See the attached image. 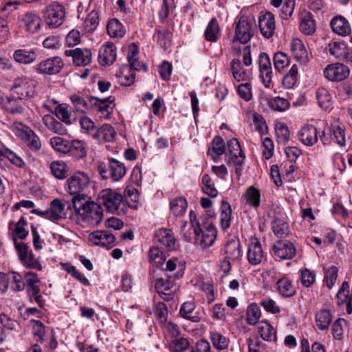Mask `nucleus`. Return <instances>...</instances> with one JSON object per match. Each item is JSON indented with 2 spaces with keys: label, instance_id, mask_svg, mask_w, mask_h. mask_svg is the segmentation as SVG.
Returning <instances> with one entry per match:
<instances>
[{
  "label": "nucleus",
  "instance_id": "f257e3e1",
  "mask_svg": "<svg viewBox=\"0 0 352 352\" xmlns=\"http://www.w3.org/2000/svg\"><path fill=\"white\" fill-rule=\"evenodd\" d=\"M90 184V178L87 174L82 171H77L67 179L65 188L72 195H74L72 199L73 206L76 199L80 201L86 199L85 192Z\"/></svg>",
  "mask_w": 352,
  "mask_h": 352
},
{
  "label": "nucleus",
  "instance_id": "f03ea898",
  "mask_svg": "<svg viewBox=\"0 0 352 352\" xmlns=\"http://www.w3.org/2000/svg\"><path fill=\"white\" fill-rule=\"evenodd\" d=\"M74 208L78 214L83 216L85 219L92 226H98L102 220L103 210L99 202L96 204L86 199L80 201L79 199H76Z\"/></svg>",
  "mask_w": 352,
  "mask_h": 352
},
{
  "label": "nucleus",
  "instance_id": "7ed1b4c3",
  "mask_svg": "<svg viewBox=\"0 0 352 352\" xmlns=\"http://www.w3.org/2000/svg\"><path fill=\"white\" fill-rule=\"evenodd\" d=\"M98 170L102 179H110L112 182L119 181L126 174L124 164L114 158H108L100 162Z\"/></svg>",
  "mask_w": 352,
  "mask_h": 352
},
{
  "label": "nucleus",
  "instance_id": "20e7f679",
  "mask_svg": "<svg viewBox=\"0 0 352 352\" xmlns=\"http://www.w3.org/2000/svg\"><path fill=\"white\" fill-rule=\"evenodd\" d=\"M194 233L195 243L205 249L214 243L217 232L210 218L205 217L201 219V228H195Z\"/></svg>",
  "mask_w": 352,
  "mask_h": 352
},
{
  "label": "nucleus",
  "instance_id": "39448f33",
  "mask_svg": "<svg viewBox=\"0 0 352 352\" xmlns=\"http://www.w3.org/2000/svg\"><path fill=\"white\" fill-rule=\"evenodd\" d=\"M223 251L226 256L222 263V267L225 272H229L232 263L238 262L242 256L239 240L237 238L229 240L225 245Z\"/></svg>",
  "mask_w": 352,
  "mask_h": 352
},
{
  "label": "nucleus",
  "instance_id": "423d86ee",
  "mask_svg": "<svg viewBox=\"0 0 352 352\" xmlns=\"http://www.w3.org/2000/svg\"><path fill=\"white\" fill-rule=\"evenodd\" d=\"M43 14L44 20L49 26L57 28L63 23L65 11L63 5L55 1L47 5Z\"/></svg>",
  "mask_w": 352,
  "mask_h": 352
},
{
  "label": "nucleus",
  "instance_id": "0eeeda50",
  "mask_svg": "<svg viewBox=\"0 0 352 352\" xmlns=\"http://www.w3.org/2000/svg\"><path fill=\"white\" fill-rule=\"evenodd\" d=\"M98 200L100 204L103 205L109 212L114 213L118 212L123 197L120 193L106 188L99 192Z\"/></svg>",
  "mask_w": 352,
  "mask_h": 352
},
{
  "label": "nucleus",
  "instance_id": "6e6552de",
  "mask_svg": "<svg viewBox=\"0 0 352 352\" xmlns=\"http://www.w3.org/2000/svg\"><path fill=\"white\" fill-rule=\"evenodd\" d=\"M36 82L27 78H19L14 80L12 89L21 99H30L35 96Z\"/></svg>",
  "mask_w": 352,
  "mask_h": 352
},
{
  "label": "nucleus",
  "instance_id": "1a4fd4ad",
  "mask_svg": "<svg viewBox=\"0 0 352 352\" xmlns=\"http://www.w3.org/2000/svg\"><path fill=\"white\" fill-rule=\"evenodd\" d=\"M235 32L232 42L239 41L240 43H247L252 37V22L244 16L240 17L236 21Z\"/></svg>",
  "mask_w": 352,
  "mask_h": 352
},
{
  "label": "nucleus",
  "instance_id": "9d476101",
  "mask_svg": "<svg viewBox=\"0 0 352 352\" xmlns=\"http://www.w3.org/2000/svg\"><path fill=\"white\" fill-rule=\"evenodd\" d=\"M114 98L109 96L102 99L91 96V110L96 111L100 118H109L115 108Z\"/></svg>",
  "mask_w": 352,
  "mask_h": 352
},
{
  "label": "nucleus",
  "instance_id": "9b49d317",
  "mask_svg": "<svg viewBox=\"0 0 352 352\" xmlns=\"http://www.w3.org/2000/svg\"><path fill=\"white\" fill-rule=\"evenodd\" d=\"M323 74L324 77L330 81L340 82L349 76L350 69L342 63H332L324 68Z\"/></svg>",
  "mask_w": 352,
  "mask_h": 352
},
{
  "label": "nucleus",
  "instance_id": "f8f14e48",
  "mask_svg": "<svg viewBox=\"0 0 352 352\" xmlns=\"http://www.w3.org/2000/svg\"><path fill=\"white\" fill-rule=\"evenodd\" d=\"M65 207V204L60 199H55L51 202L50 207L47 210L32 209L31 212L51 221H56L63 218Z\"/></svg>",
  "mask_w": 352,
  "mask_h": 352
},
{
  "label": "nucleus",
  "instance_id": "ddd939ff",
  "mask_svg": "<svg viewBox=\"0 0 352 352\" xmlns=\"http://www.w3.org/2000/svg\"><path fill=\"white\" fill-rule=\"evenodd\" d=\"M64 67L63 59L59 56L48 58L36 65L39 74L54 75L60 73Z\"/></svg>",
  "mask_w": 352,
  "mask_h": 352
},
{
  "label": "nucleus",
  "instance_id": "4468645a",
  "mask_svg": "<svg viewBox=\"0 0 352 352\" xmlns=\"http://www.w3.org/2000/svg\"><path fill=\"white\" fill-rule=\"evenodd\" d=\"M274 255L276 258L287 260L293 258L296 254L294 245L288 240H278L273 245Z\"/></svg>",
  "mask_w": 352,
  "mask_h": 352
},
{
  "label": "nucleus",
  "instance_id": "2eb2a0df",
  "mask_svg": "<svg viewBox=\"0 0 352 352\" xmlns=\"http://www.w3.org/2000/svg\"><path fill=\"white\" fill-rule=\"evenodd\" d=\"M329 54L340 60L352 63V49L345 43L331 41L328 45Z\"/></svg>",
  "mask_w": 352,
  "mask_h": 352
},
{
  "label": "nucleus",
  "instance_id": "dca6fc26",
  "mask_svg": "<svg viewBox=\"0 0 352 352\" xmlns=\"http://www.w3.org/2000/svg\"><path fill=\"white\" fill-rule=\"evenodd\" d=\"M258 26L261 34L265 38H271L274 35L276 29V23L274 14L269 11L261 12L258 18Z\"/></svg>",
  "mask_w": 352,
  "mask_h": 352
},
{
  "label": "nucleus",
  "instance_id": "f3484780",
  "mask_svg": "<svg viewBox=\"0 0 352 352\" xmlns=\"http://www.w3.org/2000/svg\"><path fill=\"white\" fill-rule=\"evenodd\" d=\"M155 243H159L162 248H166L168 251L174 250L177 247L175 237L173 232L166 228L159 229L155 232L154 236Z\"/></svg>",
  "mask_w": 352,
  "mask_h": 352
},
{
  "label": "nucleus",
  "instance_id": "a211bd4d",
  "mask_svg": "<svg viewBox=\"0 0 352 352\" xmlns=\"http://www.w3.org/2000/svg\"><path fill=\"white\" fill-rule=\"evenodd\" d=\"M19 21L20 25L25 29V32L34 34L40 28L42 23V19L36 13L28 12L19 16Z\"/></svg>",
  "mask_w": 352,
  "mask_h": 352
},
{
  "label": "nucleus",
  "instance_id": "6ab92c4d",
  "mask_svg": "<svg viewBox=\"0 0 352 352\" xmlns=\"http://www.w3.org/2000/svg\"><path fill=\"white\" fill-rule=\"evenodd\" d=\"M258 64L263 83L265 87H270L272 78V69L269 56L265 52H261L258 56Z\"/></svg>",
  "mask_w": 352,
  "mask_h": 352
},
{
  "label": "nucleus",
  "instance_id": "aec40b11",
  "mask_svg": "<svg viewBox=\"0 0 352 352\" xmlns=\"http://www.w3.org/2000/svg\"><path fill=\"white\" fill-rule=\"evenodd\" d=\"M1 106L3 109L12 115H21L25 111V105L19 96H6L1 99Z\"/></svg>",
  "mask_w": 352,
  "mask_h": 352
},
{
  "label": "nucleus",
  "instance_id": "412c9836",
  "mask_svg": "<svg viewBox=\"0 0 352 352\" xmlns=\"http://www.w3.org/2000/svg\"><path fill=\"white\" fill-rule=\"evenodd\" d=\"M116 47L112 43L102 45L98 52V63L102 66L112 65L116 59Z\"/></svg>",
  "mask_w": 352,
  "mask_h": 352
},
{
  "label": "nucleus",
  "instance_id": "4be33fe9",
  "mask_svg": "<svg viewBox=\"0 0 352 352\" xmlns=\"http://www.w3.org/2000/svg\"><path fill=\"white\" fill-rule=\"evenodd\" d=\"M67 56L73 58L74 63L77 66L87 65L91 62L92 54L90 50L76 48L68 50L65 52Z\"/></svg>",
  "mask_w": 352,
  "mask_h": 352
},
{
  "label": "nucleus",
  "instance_id": "5701e85b",
  "mask_svg": "<svg viewBox=\"0 0 352 352\" xmlns=\"http://www.w3.org/2000/svg\"><path fill=\"white\" fill-rule=\"evenodd\" d=\"M131 47V45H129L127 53L129 63L121 66L118 74L119 82L124 86L132 85V54H130Z\"/></svg>",
  "mask_w": 352,
  "mask_h": 352
},
{
  "label": "nucleus",
  "instance_id": "b1692460",
  "mask_svg": "<svg viewBox=\"0 0 352 352\" xmlns=\"http://www.w3.org/2000/svg\"><path fill=\"white\" fill-rule=\"evenodd\" d=\"M300 141L306 146H313L318 141V131L316 128L307 124L301 128L298 132Z\"/></svg>",
  "mask_w": 352,
  "mask_h": 352
},
{
  "label": "nucleus",
  "instance_id": "393cba45",
  "mask_svg": "<svg viewBox=\"0 0 352 352\" xmlns=\"http://www.w3.org/2000/svg\"><path fill=\"white\" fill-rule=\"evenodd\" d=\"M89 240L96 245L107 247L116 239L115 236L109 230H98L89 234Z\"/></svg>",
  "mask_w": 352,
  "mask_h": 352
},
{
  "label": "nucleus",
  "instance_id": "a878e982",
  "mask_svg": "<svg viewBox=\"0 0 352 352\" xmlns=\"http://www.w3.org/2000/svg\"><path fill=\"white\" fill-rule=\"evenodd\" d=\"M248 260L253 265L259 264L263 258V251L261 243L255 239L250 243L248 250Z\"/></svg>",
  "mask_w": 352,
  "mask_h": 352
},
{
  "label": "nucleus",
  "instance_id": "bb28decb",
  "mask_svg": "<svg viewBox=\"0 0 352 352\" xmlns=\"http://www.w3.org/2000/svg\"><path fill=\"white\" fill-rule=\"evenodd\" d=\"M333 314L330 309H321L315 314V322L320 331L327 330L332 322Z\"/></svg>",
  "mask_w": 352,
  "mask_h": 352
},
{
  "label": "nucleus",
  "instance_id": "cd10ccee",
  "mask_svg": "<svg viewBox=\"0 0 352 352\" xmlns=\"http://www.w3.org/2000/svg\"><path fill=\"white\" fill-rule=\"evenodd\" d=\"M331 27L333 32L342 36L349 35L351 32L349 21L342 16L333 17L331 21Z\"/></svg>",
  "mask_w": 352,
  "mask_h": 352
},
{
  "label": "nucleus",
  "instance_id": "c85d7f7f",
  "mask_svg": "<svg viewBox=\"0 0 352 352\" xmlns=\"http://www.w3.org/2000/svg\"><path fill=\"white\" fill-rule=\"evenodd\" d=\"M276 288L278 294L285 298L292 297L296 294V288L292 281L286 276L277 280Z\"/></svg>",
  "mask_w": 352,
  "mask_h": 352
},
{
  "label": "nucleus",
  "instance_id": "c756f323",
  "mask_svg": "<svg viewBox=\"0 0 352 352\" xmlns=\"http://www.w3.org/2000/svg\"><path fill=\"white\" fill-rule=\"evenodd\" d=\"M116 132L110 124H105L98 129L94 134V138L99 142H112L115 140Z\"/></svg>",
  "mask_w": 352,
  "mask_h": 352
},
{
  "label": "nucleus",
  "instance_id": "7c9ffc66",
  "mask_svg": "<svg viewBox=\"0 0 352 352\" xmlns=\"http://www.w3.org/2000/svg\"><path fill=\"white\" fill-rule=\"evenodd\" d=\"M291 50L294 58L303 63L309 59L308 53L302 41L299 38H294L291 43Z\"/></svg>",
  "mask_w": 352,
  "mask_h": 352
},
{
  "label": "nucleus",
  "instance_id": "2f4dec72",
  "mask_svg": "<svg viewBox=\"0 0 352 352\" xmlns=\"http://www.w3.org/2000/svg\"><path fill=\"white\" fill-rule=\"evenodd\" d=\"M43 122L45 126L51 131L57 133L58 135H65L67 132V129L64 126V125L56 120L51 115H45L43 117Z\"/></svg>",
  "mask_w": 352,
  "mask_h": 352
},
{
  "label": "nucleus",
  "instance_id": "473e14b6",
  "mask_svg": "<svg viewBox=\"0 0 352 352\" xmlns=\"http://www.w3.org/2000/svg\"><path fill=\"white\" fill-rule=\"evenodd\" d=\"M300 30L306 35H311L315 32L316 25L310 12H305L301 14Z\"/></svg>",
  "mask_w": 352,
  "mask_h": 352
},
{
  "label": "nucleus",
  "instance_id": "72a5a7b5",
  "mask_svg": "<svg viewBox=\"0 0 352 352\" xmlns=\"http://www.w3.org/2000/svg\"><path fill=\"white\" fill-rule=\"evenodd\" d=\"M13 58L20 64H30L36 59V54L32 50L19 49L14 51Z\"/></svg>",
  "mask_w": 352,
  "mask_h": 352
},
{
  "label": "nucleus",
  "instance_id": "f704fd0d",
  "mask_svg": "<svg viewBox=\"0 0 352 352\" xmlns=\"http://www.w3.org/2000/svg\"><path fill=\"white\" fill-rule=\"evenodd\" d=\"M188 203L183 197H176L170 201V212L175 217H182L186 212Z\"/></svg>",
  "mask_w": 352,
  "mask_h": 352
},
{
  "label": "nucleus",
  "instance_id": "c9c22d12",
  "mask_svg": "<svg viewBox=\"0 0 352 352\" xmlns=\"http://www.w3.org/2000/svg\"><path fill=\"white\" fill-rule=\"evenodd\" d=\"M50 168L52 175L58 179H64L68 175L69 167L63 161H53Z\"/></svg>",
  "mask_w": 352,
  "mask_h": 352
},
{
  "label": "nucleus",
  "instance_id": "e433bc0d",
  "mask_svg": "<svg viewBox=\"0 0 352 352\" xmlns=\"http://www.w3.org/2000/svg\"><path fill=\"white\" fill-rule=\"evenodd\" d=\"M221 30L216 18H212L204 32L205 38L210 42H216L219 38Z\"/></svg>",
  "mask_w": 352,
  "mask_h": 352
},
{
  "label": "nucleus",
  "instance_id": "4c0bfd02",
  "mask_svg": "<svg viewBox=\"0 0 352 352\" xmlns=\"http://www.w3.org/2000/svg\"><path fill=\"white\" fill-rule=\"evenodd\" d=\"M243 197L247 204L253 208H258L260 206L261 193L258 189L253 186L246 190Z\"/></svg>",
  "mask_w": 352,
  "mask_h": 352
},
{
  "label": "nucleus",
  "instance_id": "58836bf2",
  "mask_svg": "<svg viewBox=\"0 0 352 352\" xmlns=\"http://www.w3.org/2000/svg\"><path fill=\"white\" fill-rule=\"evenodd\" d=\"M109 35L113 38H122L125 34V29L122 24L116 19L109 21L107 25Z\"/></svg>",
  "mask_w": 352,
  "mask_h": 352
},
{
  "label": "nucleus",
  "instance_id": "ea45409f",
  "mask_svg": "<svg viewBox=\"0 0 352 352\" xmlns=\"http://www.w3.org/2000/svg\"><path fill=\"white\" fill-rule=\"evenodd\" d=\"M298 76V67L293 65L289 72L283 76L282 84L286 89H292L296 85Z\"/></svg>",
  "mask_w": 352,
  "mask_h": 352
},
{
  "label": "nucleus",
  "instance_id": "a19ab883",
  "mask_svg": "<svg viewBox=\"0 0 352 352\" xmlns=\"http://www.w3.org/2000/svg\"><path fill=\"white\" fill-rule=\"evenodd\" d=\"M258 330L261 337L266 341H276V330L268 322H262L258 327Z\"/></svg>",
  "mask_w": 352,
  "mask_h": 352
},
{
  "label": "nucleus",
  "instance_id": "79ce46f5",
  "mask_svg": "<svg viewBox=\"0 0 352 352\" xmlns=\"http://www.w3.org/2000/svg\"><path fill=\"white\" fill-rule=\"evenodd\" d=\"M69 151L71 155L76 158H82L87 155L85 143L78 140H73L69 142Z\"/></svg>",
  "mask_w": 352,
  "mask_h": 352
},
{
  "label": "nucleus",
  "instance_id": "37998d69",
  "mask_svg": "<svg viewBox=\"0 0 352 352\" xmlns=\"http://www.w3.org/2000/svg\"><path fill=\"white\" fill-rule=\"evenodd\" d=\"M70 100L77 111L87 113L91 110L90 97L86 100L82 96L78 94H72Z\"/></svg>",
  "mask_w": 352,
  "mask_h": 352
},
{
  "label": "nucleus",
  "instance_id": "c03bdc74",
  "mask_svg": "<svg viewBox=\"0 0 352 352\" xmlns=\"http://www.w3.org/2000/svg\"><path fill=\"white\" fill-rule=\"evenodd\" d=\"M220 221L223 230L227 229L230 226L232 215V209L230 205L225 201H222L221 205Z\"/></svg>",
  "mask_w": 352,
  "mask_h": 352
},
{
  "label": "nucleus",
  "instance_id": "a18cd8bd",
  "mask_svg": "<svg viewBox=\"0 0 352 352\" xmlns=\"http://www.w3.org/2000/svg\"><path fill=\"white\" fill-rule=\"evenodd\" d=\"M316 98L319 106L323 109H327L331 106L332 97L328 90L324 87L318 89Z\"/></svg>",
  "mask_w": 352,
  "mask_h": 352
},
{
  "label": "nucleus",
  "instance_id": "49530a36",
  "mask_svg": "<svg viewBox=\"0 0 352 352\" xmlns=\"http://www.w3.org/2000/svg\"><path fill=\"white\" fill-rule=\"evenodd\" d=\"M261 312L256 303L248 305L246 310V321L250 325H255L261 318Z\"/></svg>",
  "mask_w": 352,
  "mask_h": 352
},
{
  "label": "nucleus",
  "instance_id": "de8ad7c7",
  "mask_svg": "<svg viewBox=\"0 0 352 352\" xmlns=\"http://www.w3.org/2000/svg\"><path fill=\"white\" fill-rule=\"evenodd\" d=\"M268 106L274 111L283 112L289 108L290 104L287 99L277 96L268 100Z\"/></svg>",
  "mask_w": 352,
  "mask_h": 352
},
{
  "label": "nucleus",
  "instance_id": "09e8293b",
  "mask_svg": "<svg viewBox=\"0 0 352 352\" xmlns=\"http://www.w3.org/2000/svg\"><path fill=\"white\" fill-rule=\"evenodd\" d=\"M99 12L93 10L87 16L84 21L83 27L86 32H94L99 24Z\"/></svg>",
  "mask_w": 352,
  "mask_h": 352
},
{
  "label": "nucleus",
  "instance_id": "8fccbe9b",
  "mask_svg": "<svg viewBox=\"0 0 352 352\" xmlns=\"http://www.w3.org/2000/svg\"><path fill=\"white\" fill-rule=\"evenodd\" d=\"M69 141L60 137H53L50 139V144L52 148L60 153H68L69 151Z\"/></svg>",
  "mask_w": 352,
  "mask_h": 352
},
{
  "label": "nucleus",
  "instance_id": "3c124183",
  "mask_svg": "<svg viewBox=\"0 0 352 352\" xmlns=\"http://www.w3.org/2000/svg\"><path fill=\"white\" fill-rule=\"evenodd\" d=\"M349 293V285L347 282L344 281L336 295L338 304H351V297L350 296Z\"/></svg>",
  "mask_w": 352,
  "mask_h": 352
},
{
  "label": "nucleus",
  "instance_id": "603ef678",
  "mask_svg": "<svg viewBox=\"0 0 352 352\" xmlns=\"http://www.w3.org/2000/svg\"><path fill=\"white\" fill-rule=\"evenodd\" d=\"M189 348V342L185 338H176L172 339L169 342V349L170 352H182L188 350Z\"/></svg>",
  "mask_w": 352,
  "mask_h": 352
},
{
  "label": "nucleus",
  "instance_id": "864d4df0",
  "mask_svg": "<svg viewBox=\"0 0 352 352\" xmlns=\"http://www.w3.org/2000/svg\"><path fill=\"white\" fill-rule=\"evenodd\" d=\"M195 306L194 303L190 302H184L180 309V315L186 319L190 320L192 322H197L199 321V318L197 316H192Z\"/></svg>",
  "mask_w": 352,
  "mask_h": 352
},
{
  "label": "nucleus",
  "instance_id": "5fc2aeb1",
  "mask_svg": "<svg viewBox=\"0 0 352 352\" xmlns=\"http://www.w3.org/2000/svg\"><path fill=\"white\" fill-rule=\"evenodd\" d=\"M202 184V190L204 193L212 197H215L217 196L218 191L214 187V184L209 175L205 174L203 175Z\"/></svg>",
  "mask_w": 352,
  "mask_h": 352
},
{
  "label": "nucleus",
  "instance_id": "6e6d98bb",
  "mask_svg": "<svg viewBox=\"0 0 352 352\" xmlns=\"http://www.w3.org/2000/svg\"><path fill=\"white\" fill-rule=\"evenodd\" d=\"M346 321L343 318H338L335 320L331 327V333L335 340H342L344 327H346Z\"/></svg>",
  "mask_w": 352,
  "mask_h": 352
},
{
  "label": "nucleus",
  "instance_id": "4d7b16f0",
  "mask_svg": "<svg viewBox=\"0 0 352 352\" xmlns=\"http://www.w3.org/2000/svg\"><path fill=\"white\" fill-rule=\"evenodd\" d=\"M228 151L231 158L243 157L245 154L243 153L239 142L236 138H232L228 142Z\"/></svg>",
  "mask_w": 352,
  "mask_h": 352
},
{
  "label": "nucleus",
  "instance_id": "13d9d810",
  "mask_svg": "<svg viewBox=\"0 0 352 352\" xmlns=\"http://www.w3.org/2000/svg\"><path fill=\"white\" fill-rule=\"evenodd\" d=\"M210 339L213 346L218 350H223L228 346V338L217 332L211 333Z\"/></svg>",
  "mask_w": 352,
  "mask_h": 352
},
{
  "label": "nucleus",
  "instance_id": "bf43d9fd",
  "mask_svg": "<svg viewBox=\"0 0 352 352\" xmlns=\"http://www.w3.org/2000/svg\"><path fill=\"white\" fill-rule=\"evenodd\" d=\"M273 60L274 67L278 72L283 70L289 64V58L288 56L281 52L274 54Z\"/></svg>",
  "mask_w": 352,
  "mask_h": 352
},
{
  "label": "nucleus",
  "instance_id": "052dcab7",
  "mask_svg": "<svg viewBox=\"0 0 352 352\" xmlns=\"http://www.w3.org/2000/svg\"><path fill=\"white\" fill-rule=\"evenodd\" d=\"M253 124L255 129L263 135L267 133V126L266 122L262 115L257 112L252 114Z\"/></svg>",
  "mask_w": 352,
  "mask_h": 352
},
{
  "label": "nucleus",
  "instance_id": "680f3d73",
  "mask_svg": "<svg viewBox=\"0 0 352 352\" xmlns=\"http://www.w3.org/2000/svg\"><path fill=\"white\" fill-rule=\"evenodd\" d=\"M149 258L150 261L154 263L157 267L162 266L166 260L163 252L155 246L150 248Z\"/></svg>",
  "mask_w": 352,
  "mask_h": 352
},
{
  "label": "nucleus",
  "instance_id": "e2e57ef3",
  "mask_svg": "<svg viewBox=\"0 0 352 352\" xmlns=\"http://www.w3.org/2000/svg\"><path fill=\"white\" fill-rule=\"evenodd\" d=\"M54 113L56 117L66 124H71V114L68 111L67 107L65 104H58L54 108Z\"/></svg>",
  "mask_w": 352,
  "mask_h": 352
},
{
  "label": "nucleus",
  "instance_id": "0e129e2a",
  "mask_svg": "<svg viewBox=\"0 0 352 352\" xmlns=\"http://www.w3.org/2000/svg\"><path fill=\"white\" fill-rule=\"evenodd\" d=\"M173 286V280L170 277L157 278L155 280V287L159 294L163 292L169 291Z\"/></svg>",
  "mask_w": 352,
  "mask_h": 352
},
{
  "label": "nucleus",
  "instance_id": "69168bd1",
  "mask_svg": "<svg viewBox=\"0 0 352 352\" xmlns=\"http://www.w3.org/2000/svg\"><path fill=\"white\" fill-rule=\"evenodd\" d=\"M288 223L281 219H275L273 221L272 230L276 236L282 237L288 232Z\"/></svg>",
  "mask_w": 352,
  "mask_h": 352
},
{
  "label": "nucleus",
  "instance_id": "338daca9",
  "mask_svg": "<svg viewBox=\"0 0 352 352\" xmlns=\"http://www.w3.org/2000/svg\"><path fill=\"white\" fill-rule=\"evenodd\" d=\"M338 268L334 266H330L325 272L324 280L327 287L331 289L334 285L338 277Z\"/></svg>",
  "mask_w": 352,
  "mask_h": 352
},
{
  "label": "nucleus",
  "instance_id": "774afa93",
  "mask_svg": "<svg viewBox=\"0 0 352 352\" xmlns=\"http://www.w3.org/2000/svg\"><path fill=\"white\" fill-rule=\"evenodd\" d=\"M26 142L28 146L32 151H38L41 147V143L38 136L32 131L27 132Z\"/></svg>",
  "mask_w": 352,
  "mask_h": 352
}]
</instances>
